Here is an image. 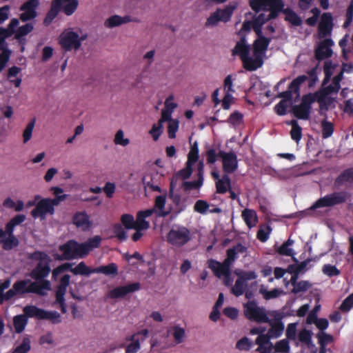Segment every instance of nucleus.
I'll use <instances>...</instances> for the list:
<instances>
[{
    "instance_id": "e433bc0d",
    "label": "nucleus",
    "mask_w": 353,
    "mask_h": 353,
    "mask_svg": "<svg viewBox=\"0 0 353 353\" xmlns=\"http://www.w3.org/2000/svg\"><path fill=\"white\" fill-rule=\"evenodd\" d=\"M322 138L325 139L330 138L334 131V127L332 122L324 119L321 122Z\"/></svg>"
},
{
    "instance_id": "dca6fc26",
    "label": "nucleus",
    "mask_w": 353,
    "mask_h": 353,
    "mask_svg": "<svg viewBox=\"0 0 353 353\" xmlns=\"http://www.w3.org/2000/svg\"><path fill=\"white\" fill-rule=\"evenodd\" d=\"M70 276L69 274H64L59 281V284L55 292L56 301L59 303L61 307L62 312L65 313V294L67 291V288L70 284Z\"/></svg>"
},
{
    "instance_id": "052dcab7",
    "label": "nucleus",
    "mask_w": 353,
    "mask_h": 353,
    "mask_svg": "<svg viewBox=\"0 0 353 353\" xmlns=\"http://www.w3.org/2000/svg\"><path fill=\"white\" fill-rule=\"evenodd\" d=\"M320 346H326L333 341V336L325 332H320L316 334Z\"/></svg>"
},
{
    "instance_id": "774afa93",
    "label": "nucleus",
    "mask_w": 353,
    "mask_h": 353,
    "mask_svg": "<svg viewBox=\"0 0 353 353\" xmlns=\"http://www.w3.org/2000/svg\"><path fill=\"white\" fill-rule=\"evenodd\" d=\"M163 132V125L158 122L157 124H154L150 130L149 133L152 137L154 141H157Z\"/></svg>"
},
{
    "instance_id": "39448f33",
    "label": "nucleus",
    "mask_w": 353,
    "mask_h": 353,
    "mask_svg": "<svg viewBox=\"0 0 353 353\" xmlns=\"http://www.w3.org/2000/svg\"><path fill=\"white\" fill-rule=\"evenodd\" d=\"M84 245L74 240H70L65 243L59 245V250L62 252L61 255L56 254L54 258L59 261L71 260L78 257H84Z\"/></svg>"
},
{
    "instance_id": "f704fd0d",
    "label": "nucleus",
    "mask_w": 353,
    "mask_h": 353,
    "mask_svg": "<svg viewBox=\"0 0 353 353\" xmlns=\"http://www.w3.org/2000/svg\"><path fill=\"white\" fill-rule=\"evenodd\" d=\"M126 341H131V343L126 347L125 353H137L140 350V339L137 338V334L127 336Z\"/></svg>"
},
{
    "instance_id": "09e8293b",
    "label": "nucleus",
    "mask_w": 353,
    "mask_h": 353,
    "mask_svg": "<svg viewBox=\"0 0 353 353\" xmlns=\"http://www.w3.org/2000/svg\"><path fill=\"white\" fill-rule=\"evenodd\" d=\"M172 331V336L174 339L176 343L179 344L183 341L185 336V330L178 325H174L171 328Z\"/></svg>"
},
{
    "instance_id": "680f3d73",
    "label": "nucleus",
    "mask_w": 353,
    "mask_h": 353,
    "mask_svg": "<svg viewBox=\"0 0 353 353\" xmlns=\"http://www.w3.org/2000/svg\"><path fill=\"white\" fill-rule=\"evenodd\" d=\"M210 205L206 201L198 200L194 205V210L198 213L205 214L207 213Z\"/></svg>"
},
{
    "instance_id": "1a4fd4ad",
    "label": "nucleus",
    "mask_w": 353,
    "mask_h": 353,
    "mask_svg": "<svg viewBox=\"0 0 353 353\" xmlns=\"http://www.w3.org/2000/svg\"><path fill=\"white\" fill-rule=\"evenodd\" d=\"M23 313L30 318H36L39 320H50L54 324L61 322V316L57 312L46 311L35 305H26L23 308Z\"/></svg>"
},
{
    "instance_id": "4c0bfd02",
    "label": "nucleus",
    "mask_w": 353,
    "mask_h": 353,
    "mask_svg": "<svg viewBox=\"0 0 353 353\" xmlns=\"http://www.w3.org/2000/svg\"><path fill=\"white\" fill-rule=\"evenodd\" d=\"M0 243L2 245V248L4 250H11L17 248L19 244V241L16 236H8L0 240Z\"/></svg>"
},
{
    "instance_id": "cd10ccee",
    "label": "nucleus",
    "mask_w": 353,
    "mask_h": 353,
    "mask_svg": "<svg viewBox=\"0 0 353 353\" xmlns=\"http://www.w3.org/2000/svg\"><path fill=\"white\" fill-rule=\"evenodd\" d=\"M132 21H136V20L133 19L130 16L126 15L124 17H121L119 15L115 14L106 19L104 25L107 28H112Z\"/></svg>"
},
{
    "instance_id": "e2e57ef3",
    "label": "nucleus",
    "mask_w": 353,
    "mask_h": 353,
    "mask_svg": "<svg viewBox=\"0 0 353 353\" xmlns=\"http://www.w3.org/2000/svg\"><path fill=\"white\" fill-rule=\"evenodd\" d=\"M113 232L115 236L120 241H125L127 239V234L121 225L119 223H115L113 225Z\"/></svg>"
},
{
    "instance_id": "2eb2a0df",
    "label": "nucleus",
    "mask_w": 353,
    "mask_h": 353,
    "mask_svg": "<svg viewBox=\"0 0 353 353\" xmlns=\"http://www.w3.org/2000/svg\"><path fill=\"white\" fill-rule=\"evenodd\" d=\"M49 202V199H42L39 201L36 207L31 212L32 216L34 219H43L48 214L52 215L54 213V208Z\"/></svg>"
},
{
    "instance_id": "4be33fe9",
    "label": "nucleus",
    "mask_w": 353,
    "mask_h": 353,
    "mask_svg": "<svg viewBox=\"0 0 353 353\" xmlns=\"http://www.w3.org/2000/svg\"><path fill=\"white\" fill-rule=\"evenodd\" d=\"M208 268L213 272V274L217 278H222L231 271V266L223 261L222 263L210 259L208 261Z\"/></svg>"
},
{
    "instance_id": "f03ea898",
    "label": "nucleus",
    "mask_w": 353,
    "mask_h": 353,
    "mask_svg": "<svg viewBox=\"0 0 353 353\" xmlns=\"http://www.w3.org/2000/svg\"><path fill=\"white\" fill-rule=\"evenodd\" d=\"M28 259L39 261L30 272V277L34 280V282L39 283V288H41V290L42 292L50 290L51 283L50 281L46 279L51 272L50 263L52 259L50 256L44 252L34 251L28 255Z\"/></svg>"
},
{
    "instance_id": "0e129e2a",
    "label": "nucleus",
    "mask_w": 353,
    "mask_h": 353,
    "mask_svg": "<svg viewBox=\"0 0 353 353\" xmlns=\"http://www.w3.org/2000/svg\"><path fill=\"white\" fill-rule=\"evenodd\" d=\"M35 125V119H32L26 127L23 133V142L27 143L32 137V131Z\"/></svg>"
},
{
    "instance_id": "5701e85b",
    "label": "nucleus",
    "mask_w": 353,
    "mask_h": 353,
    "mask_svg": "<svg viewBox=\"0 0 353 353\" xmlns=\"http://www.w3.org/2000/svg\"><path fill=\"white\" fill-rule=\"evenodd\" d=\"M281 318L280 314H276L274 320L269 319V322H264L270 325L268 333L271 338L276 339L282 335L284 330V324L281 321Z\"/></svg>"
},
{
    "instance_id": "0eeeda50",
    "label": "nucleus",
    "mask_w": 353,
    "mask_h": 353,
    "mask_svg": "<svg viewBox=\"0 0 353 353\" xmlns=\"http://www.w3.org/2000/svg\"><path fill=\"white\" fill-rule=\"evenodd\" d=\"M243 313L245 317L256 323H262L269 322L265 310L263 307H259L255 301H248L243 304Z\"/></svg>"
},
{
    "instance_id": "72a5a7b5",
    "label": "nucleus",
    "mask_w": 353,
    "mask_h": 353,
    "mask_svg": "<svg viewBox=\"0 0 353 353\" xmlns=\"http://www.w3.org/2000/svg\"><path fill=\"white\" fill-rule=\"evenodd\" d=\"M28 318L25 314H19L13 318V325L15 330V332L18 334L22 332L28 323Z\"/></svg>"
},
{
    "instance_id": "603ef678",
    "label": "nucleus",
    "mask_w": 353,
    "mask_h": 353,
    "mask_svg": "<svg viewBox=\"0 0 353 353\" xmlns=\"http://www.w3.org/2000/svg\"><path fill=\"white\" fill-rule=\"evenodd\" d=\"M121 222L127 230L135 228L134 219L132 214H124L121 216Z\"/></svg>"
},
{
    "instance_id": "79ce46f5",
    "label": "nucleus",
    "mask_w": 353,
    "mask_h": 353,
    "mask_svg": "<svg viewBox=\"0 0 353 353\" xmlns=\"http://www.w3.org/2000/svg\"><path fill=\"white\" fill-rule=\"evenodd\" d=\"M305 81H306V77L305 74L298 76L290 83L288 86V90H291L292 94L293 93L299 94L300 91V86Z\"/></svg>"
},
{
    "instance_id": "4d7b16f0",
    "label": "nucleus",
    "mask_w": 353,
    "mask_h": 353,
    "mask_svg": "<svg viewBox=\"0 0 353 353\" xmlns=\"http://www.w3.org/2000/svg\"><path fill=\"white\" fill-rule=\"evenodd\" d=\"M247 284L238 278L234 286L232 288V293L236 296H241L244 293Z\"/></svg>"
},
{
    "instance_id": "69168bd1",
    "label": "nucleus",
    "mask_w": 353,
    "mask_h": 353,
    "mask_svg": "<svg viewBox=\"0 0 353 353\" xmlns=\"http://www.w3.org/2000/svg\"><path fill=\"white\" fill-rule=\"evenodd\" d=\"M353 307V293L346 297L341 304L339 309L343 312H349Z\"/></svg>"
},
{
    "instance_id": "c756f323",
    "label": "nucleus",
    "mask_w": 353,
    "mask_h": 353,
    "mask_svg": "<svg viewBox=\"0 0 353 353\" xmlns=\"http://www.w3.org/2000/svg\"><path fill=\"white\" fill-rule=\"evenodd\" d=\"M61 11L67 16H71L77 10L78 0H61Z\"/></svg>"
},
{
    "instance_id": "f8f14e48",
    "label": "nucleus",
    "mask_w": 353,
    "mask_h": 353,
    "mask_svg": "<svg viewBox=\"0 0 353 353\" xmlns=\"http://www.w3.org/2000/svg\"><path fill=\"white\" fill-rule=\"evenodd\" d=\"M78 33L73 31L63 32L59 36V43L61 48L65 51H71L72 49L77 50L81 47V41Z\"/></svg>"
},
{
    "instance_id": "f3484780",
    "label": "nucleus",
    "mask_w": 353,
    "mask_h": 353,
    "mask_svg": "<svg viewBox=\"0 0 353 353\" xmlns=\"http://www.w3.org/2000/svg\"><path fill=\"white\" fill-rule=\"evenodd\" d=\"M333 18L330 12H325L321 17L318 26V33L320 39L331 35L333 29Z\"/></svg>"
},
{
    "instance_id": "f257e3e1",
    "label": "nucleus",
    "mask_w": 353,
    "mask_h": 353,
    "mask_svg": "<svg viewBox=\"0 0 353 353\" xmlns=\"http://www.w3.org/2000/svg\"><path fill=\"white\" fill-rule=\"evenodd\" d=\"M74 263H65L55 268L52 271V278L57 280L58 276L65 271H70L74 275L89 276L92 273H101L107 276H116L118 274V267L116 263H111L107 265H101L93 269L90 268L81 261L75 268H72Z\"/></svg>"
},
{
    "instance_id": "2f4dec72",
    "label": "nucleus",
    "mask_w": 353,
    "mask_h": 353,
    "mask_svg": "<svg viewBox=\"0 0 353 353\" xmlns=\"http://www.w3.org/2000/svg\"><path fill=\"white\" fill-rule=\"evenodd\" d=\"M257 39L253 43V50L255 51L266 52L271 39L263 34L256 35Z\"/></svg>"
},
{
    "instance_id": "ddd939ff",
    "label": "nucleus",
    "mask_w": 353,
    "mask_h": 353,
    "mask_svg": "<svg viewBox=\"0 0 353 353\" xmlns=\"http://www.w3.org/2000/svg\"><path fill=\"white\" fill-rule=\"evenodd\" d=\"M39 6V0H28L25 1L19 8L22 13L19 15V19L22 22H27L34 19L37 17V8Z\"/></svg>"
},
{
    "instance_id": "393cba45",
    "label": "nucleus",
    "mask_w": 353,
    "mask_h": 353,
    "mask_svg": "<svg viewBox=\"0 0 353 353\" xmlns=\"http://www.w3.org/2000/svg\"><path fill=\"white\" fill-rule=\"evenodd\" d=\"M265 52L255 51L253 50L254 59L250 57L249 61H247V65H245V69L248 71H254L261 68L263 64V56Z\"/></svg>"
},
{
    "instance_id": "de8ad7c7",
    "label": "nucleus",
    "mask_w": 353,
    "mask_h": 353,
    "mask_svg": "<svg viewBox=\"0 0 353 353\" xmlns=\"http://www.w3.org/2000/svg\"><path fill=\"white\" fill-rule=\"evenodd\" d=\"M311 261L310 259H307L303 261H301V263L298 264H292L289 265L288 267V271L290 273H296V274H299L300 273L303 272L308 263Z\"/></svg>"
},
{
    "instance_id": "13d9d810",
    "label": "nucleus",
    "mask_w": 353,
    "mask_h": 353,
    "mask_svg": "<svg viewBox=\"0 0 353 353\" xmlns=\"http://www.w3.org/2000/svg\"><path fill=\"white\" fill-rule=\"evenodd\" d=\"M199 159V148L196 142L191 147L188 155V163L194 164Z\"/></svg>"
},
{
    "instance_id": "6e6d98bb",
    "label": "nucleus",
    "mask_w": 353,
    "mask_h": 353,
    "mask_svg": "<svg viewBox=\"0 0 353 353\" xmlns=\"http://www.w3.org/2000/svg\"><path fill=\"white\" fill-rule=\"evenodd\" d=\"M259 292L261 294H263V298L265 300H270L272 299L276 298V297L279 296L283 292V290L278 289V288H274L270 291H268L267 290H264V289L261 288V289H260Z\"/></svg>"
},
{
    "instance_id": "ea45409f",
    "label": "nucleus",
    "mask_w": 353,
    "mask_h": 353,
    "mask_svg": "<svg viewBox=\"0 0 353 353\" xmlns=\"http://www.w3.org/2000/svg\"><path fill=\"white\" fill-rule=\"evenodd\" d=\"M268 21V19H266V15L263 13L259 14L253 19V30L256 35L263 34L262 27Z\"/></svg>"
},
{
    "instance_id": "a19ab883",
    "label": "nucleus",
    "mask_w": 353,
    "mask_h": 353,
    "mask_svg": "<svg viewBox=\"0 0 353 353\" xmlns=\"http://www.w3.org/2000/svg\"><path fill=\"white\" fill-rule=\"evenodd\" d=\"M288 124L292 125L290 131L291 138L298 143L302 137V128L294 119L290 121Z\"/></svg>"
},
{
    "instance_id": "7ed1b4c3",
    "label": "nucleus",
    "mask_w": 353,
    "mask_h": 353,
    "mask_svg": "<svg viewBox=\"0 0 353 353\" xmlns=\"http://www.w3.org/2000/svg\"><path fill=\"white\" fill-rule=\"evenodd\" d=\"M316 96V92L303 95L301 103L294 105L292 108L294 115L299 119L308 120L311 113L312 104L316 101L319 103L320 112L327 111L329 108L326 103L323 101H321Z\"/></svg>"
},
{
    "instance_id": "bb28decb",
    "label": "nucleus",
    "mask_w": 353,
    "mask_h": 353,
    "mask_svg": "<svg viewBox=\"0 0 353 353\" xmlns=\"http://www.w3.org/2000/svg\"><path fill=\"white\" fill-rule=\"evenodd\" d=\"M61 11V0H52L50 9L48 11L44 19L43 24L49 26Z\"/></svg>"
},
{
    "instance_id": "423d86ee",
    "label": "nucleus",
    "mask_w": 353,
    "mask_h": 353,
    "mask_svg": "<svg viewBox=\"0 0 353 353\" xmlns=\"http://www.w3.org/2000/svg\"><path fill=\"white\" fill-rule=\"evenodd\" d=\"M238 3L234 2L226 6L225 8H217L207 19L205 26L206 28H212L216 26L219 21L227 23L230 21L234 11L236 9Z\"/></svg>"
},
{
    "instance_id": "a878e982",
    "label": "nucleus",
    "mask_w": 353,
    "mask_h": 353,
    "mask_svg": "<svg viewBox=\"0 0 353 353\" xmlns=\"http://www.w3.org/2000/svg\"><path fill=\"white\" fill-rule=\"evenodd\" d=\"M153 213V209L139 211L137 214V219L134 220L135 228L148 230L150 228V223L145 221V219L150 216Z\"/></svg>"
},
{
    "instance_id": "4468645a",
    "label": "nucleus",
    "mask_w": 353,
    "mask_h": 353,
    "mask_svg": "<svg viewBox=\"0 0 353 353\" xmlns=\"http://www.w3.org/2000/svg\"><path fill=\"white\" fill-rule=\"evenodd\" d=\"M218 157L222 159L223 170L226 174H232L236 171L238 168V160L234 152H225L223 150H219Z\"/></svg>"
},
{
    "instance_id": "6ab92c4d",
    "label": "nucleus",
    "mask_w": 353,
    "mask_h": 353,
    "mask_svg": "<svg viewBox=\"0 0 353 353\" xmlns=\"http://www.w3.org/2000/svg\"><path fill=\"white\" fill-rule=\"evenodd\" d=\"M250 47L246 44L245 37H242L239 42L236 43L235 47L232 50V55L239 56L243 62V68L247 65V61H250Z\"/></svg>"
},
{
    "instance_id": "9b49d317",
    "label": "nucleus",
    "mask_w": 353,
    "mask_h": 353,
    "mask_svg": "<svg viewBox=\"0 0 353 353\" xmlns=\"http://www.w3.org/2000/svg\"><path fill=\"white\" fill-rule=\"evenodd\" d=\"M14 290L17 295L23 296L26 294L33 293L40 296L46 294L45 292L41 290V288H39L40 285L39 282H33L30 279H23L17 281L13 284Z\"/></svg>"
},
{
    "instance_id": "c9c22d12",
    "label": "nucleus",
    "mask_w": 353,
    "mask_h": 353,
    "mask_svg": "<svg viewBox=\"0 0 353 353\" xmlns=\"http://www.w3.org/2000/svg\"><path fill=\"white\" fill-rule=\"evenodd\" d=\"M242 217L249 228L255 225L258 221L256 213L253 210L245 209L242 212Z\"/></svg>"
},
{
    "instance_id": "c85d7f7f",
    "label": "nucleus",
    "mask_w": 353,
    "mask_h": 353,
    "mask_svg": "<svg viewBox=\"0 0 353 353\" xmlns=\"http://www.w3.org/2000/svg\"><path fill=\"white\" fill-rule=\"evenodd\" d=\"M33 29V24L31 23H27L25 25L19 27L18 29L16 30L14 38L18 40L20 43H24L26 40L24 37L31 32Z\"/></svg>"
},
{
    "instance_id": "5fc2aeb1",
    "label": "nucleus",
    "mask_w": 353,
    "mask_h": 353,
    "mask_svg": "<svg viewBox=\"0 0 353 353\" xmlns=\"http://www.w3.org/2000/svg\"><path fill=\"white\" fill-rule=\"evenodd\" d=\"M274 353H288L290 351V345L287 339H282L277 341L274 346Z\"/></svg>"
},
{
    "instance_id": "20e7f679",
    "label": "nucleus",
    "mask_w": 353,
    "mask_h": 353,
    "mask_svg": "<svg viewBox=\"0 0 353 353\" xmlns=\"http://www.w3.org/2000/svg\"><path fill=\"white\" fill-rule=\"evenodd\" d=\"M350 194L345 191L333 192L316 200L310 207L311 210L321 208H330L345 203Z\"/></svg>"
},
{
    "instance_id": "338daca9",
    "label": "nucleus",
    "mask_w": 353,
    "mask_h": 353,
    "mask_svg": "<svg viewBox=\"0 0 353 353\" xmlns=\"http://www.w3.org/2000/svg\"><path fill=\"white\" fill-rule=\"evenodd\" d=\"M322 270L325 274L330 277L339 276L341 273L340 270L336 266L330 264L324 265Z\"/></svg>"
},
{
    "instance_id": "9d476101",
    "label": "nucleus",
    "mask_w": 353,
    "mask_h": 353,
    "mask_svg": "<svg viewBox=\"0 0 353 353\" xmlns=\"http://www.w3.org/2000/svg\"><path fill=\"white\" fill-rule=\"evenodd\" d=\"M341 81L333 77L331 84L328 85L326 88H320L315 92L316 95H318L319 99L325 103L329 109L334 101V99L330 97V95L338 94L341 89Z\"/></svg>"
},
{
    "instance_id": "6e6552de",
    "label": "nucleus",
    "mask_w": 353,
    "mask_h": 353,
    "mask_svg": "<svg viewBox=\"0 0 353 353\" xmlns=\"http://www.w3.org/2000/svg\"><path fill=\"white\" fill-rule=\"evenodd\" d=\"M167 241L175 247H182L191 239L190 230L184 226H174L167 234Z\"/></svg>"
},
{
    "instance_id": "864d4df0",
    "label": "nucleus",
    "mask_w": 353,
    "mask_h": 353,
    "mask_svg": "<svg viewBox=\"0 0 353 353\" xmlns=\"http://www.w3.org/2000/svg\"><path fill=\"white\" fill-rule=\"evenodd\" d=\"M312 331L307 329H303L299 333V340L300 342L309 346L312 344Z\"/></svg>"
},
{
    "instance_id": "412c9836",
    "label": "nucleus",
    "mask_w": 353,
    "mask_h": 353,
    "mask_svg": "<svg viewBox=\"0 0 353 353\" xmlns=\"http://www.w3.org/2000/svg\"><path fill=\"white\" fill-rule=\"evenodd\" d=\"M175 183L174 180L172 179L170 181V189L168 192V197L172 201L174 206V212L176 214H179L183 212L187 207L185 204V199H182L181 196L179 193H176L174 191Z\"/></svg>"
},
{
    "instance_id": "b1692460",
    "label": "nucleus",
    "mask_w": 353,
    "mask_h": 353,
    "mask_svg": "<svg viewBox=\"0 0 353 353\" xmlns=\"http://www.w3.org/2000/svg\"><path fill=\"white\" fill-rule=\"evenodd\" d=\"M72 223L83 231H87L92 227L88 214L84 212H77L72 216Z\"/></svg>"
},
{
    "instance_id": "473e14b6",
    "label": "nucleus",
    "mask_w": 353,
    "mask_h": 353,
    "mask_svg": "<svg viewBox=\"0 0 353 353\" xmlns=\"http://www.w3.org/2000/svg\"><path fill=\"white\" fill-rule=\"evenodd\" d=\"M285 17V20L294 26H300L302 24L301 18L291 8H285L283 12Z\"/></svg>"
},
{
    "instance_id": "a18cd8bd",
    "label": "nucleus",
    "mask_w": 353,
    "mask_h": 353,
    "mask_svg": "<svg viewBox=\"0 0 353 353\" xmlns=\"http://www.w3.org/2000/svg\"><path fill=\"white\" fill-rule=\"evenodd\" d=\"M318 67L319 65H316L315 67L308 70L307 72V75H305L306 81H308V87L310 88L314 87L319 80L317 75Z\"/></svg>"
},
{
    "instance_id": "49530a36",
    "label": "nucleus",
    "mask_w": 353,
    "mask_h": 353,
    "mask_svg": "<svg viewBox=\"0 0 353 353\" xmlns=\"http://www.w3.org/2000/svg\"><path fill=\"white\" fill-rule=\"evenodd\" d=\"M30 339L28 336L23 339L21 343L12 353H28L31 350Z\"/></svg>"
},
{
    "instance_id": "8fccbe9b",
    "label": "nucleus",
    "mask_w": 353,
    "mask_h": 353,
    "mask_svg": "<svg viewBox=\"0 0 353 353\" xmlns=\"http://www.w3.org/2000/svg\"><path fill=\"white\" fill-rule=\"evenodd\" d=\"M267 0H249V5L255 12L267 10Z\"/></svg>"
},
{
    "instance_id": "bf43d9fd",
    "label": "nucleus",
    "mask_w": 353,
    "mask_h": 353,
    "mask_svg": "<svg viewBox=\"0 0 353 353\" xmlns=\"http://www.w3.org/2000/svg\"><path fill=\"white\" fill-rule=\"evenodd\" d=\"M10 37V33H9L5 28H0V50L2 52L4 50H9L8 48V43H6V39Z\"/></svg>"
},
{
    "instance_id": "aec40b11",
    "label": "nucleus",
    "mask_w": 353,
    "mask_h": 353,
    "mask_svg": "<svg viewBox=\"0 0 353 353\" xmlns=\"http://www.w3.org/2000/svg\"><path fill=\"white\" fill-rule=\"evenodd\" d=\"M140 288L141 284L139 282L119 286L110 291L109 296L112 299L123 298L130 293L139 290Z\"/></svg>"
},
{
    "instance_id": "c03bdc74",
    "label": "nucleus",
    "mask_w": 353,
    "mask_h": 353,
    "mask_svg": "<svg viewBox=\"0 0 353 353\" xmlns=\"http://www.w3.org/2000/svg\"><path fill=\"white\" fill-rule=\"evenodd\" d=\"M203 177H198L196 181H183L182 188L184 192H189L192 190H199L203 185Z\"/></svg>"
},
{
    "instance_id": "3c124183",
    "label": "nucleus",
    "mask_w": 353,
    "mask_h": 353,
    "mask_svg": "<svg viewBox=\"0 0 353 353\" xmlns=\"http://www.w3.org/2000/svg\"><path fill=\"white\" fill-rule=\"evenodd\" d=\"M272 232V228L270 225H265L263 228H260L256 233V237L261 242H266L269 239V236Z\"/></svg>"
},
{
    "instance_id": "7c9ffc66",
    "label": "nucleus",
    "mask_w": 353,
    "mask_h": 353,
    "mask_svg": "<svg viewBox=\"0 0 353 353\" xmlns=\"http://www.w3.org/2000/svg\"><path fill=\"white\" fill-rule=\"evenodd\" d=\"M215 185L216 193L221 194L226 193L228 189L230 188L231 185L230 176L226 174H223L221 179L216 181Z\"/></svg>"
},
{
    "instance_id": "58836bf2",
    "label": "nucleus",
    "mask_w": 353,
    "mask_h": 353,
    "mask_svg": "<svg viewBox=\"0 0 353 353\" xmlns=\"http://www.w3.org/2000/svg\"><path fill=\"white\" fill-rule=\"evenodd\" d=\"M101 241V238L99 236H95L92 238H90L85 243H81V245H84V255L85 256L91 251L93 248L99 247Z\"/></svg>"
},
{
    "instance_id": "37998d69",
    "label": "nucleus",
    "mask_w": 353,
    "mask_h": 353,
    "mask_svg": "<svg viewBox=\"0 0 353 353\" xmlns=\"http://www.w3.org/2000/svg\"><path fill=\"white\" fill-rule=\"evenodd\" d=\"M346 181L353 182V168H347L343 170L336 179L335 183L337 185H341Z\"/></svg>"
},
{
    "instance_id": "a211bd4d",
    "label": "nucleus",
    "mask_w": 353,
    "mask_h": 353,
    "mask_svg": "<svg viewBox=\"0 0 353 353\" xmlns=\"http://www.w3.org/2000/svg\"><path fill=\"white\" fill-rule=\"evenodd\" d=\"M333 45L334 41L331 39L325 38L321 41L318 47L314 50L316 59L318 61H322L331 57L333 54L331 47Z\"/></svg>"
}]
</instances>
